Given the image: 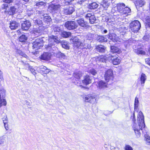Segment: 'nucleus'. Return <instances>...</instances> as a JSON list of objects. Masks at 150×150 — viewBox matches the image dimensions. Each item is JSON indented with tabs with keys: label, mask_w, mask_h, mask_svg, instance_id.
<instances>
[{
	"label": "nucleus",
	"mask_w": 150,
	"mask_h": 150,
	"mask_svg": "<svg viewBox=\"0 0 150 150\" xmlns=\"http://www.w3.org/2000/svg\"><path fill=\"white\" fill-rule=\"evenodd\" d=\"M137 120L138 125L134 123L133 125V128L137 137H139L141 135L140 131L145 126L144 116L141 111H140L139 113Z\"/></svg>",
	"instance_id": "f257e3e1"
},
{
	"label": "nucleus",
	"mask_w": 150,
	"mask_h": 150,
	"mask_svg": "<svg viewBox=\"0 0 150 150\" xmlns=\"http://www.w3.org/2000/svg\"><path fill=\"white\" fill-rule=\"evenodd\" d=\"M49 43L45 46V48L48 50H50L52 48L54 47V45L60 42V39L57 36L52 35L50 36L49 39Z\"/></svg>",
	"instance_id": "f03ea898"
},
{
	"label": "nucleus",
	"mask_w": 150,
	"mask_h": 150,
	"mask_svg": "<svg viewBox=\"0 0 150 150\" xmlns=\"http://www.w3.org/2000/svg\"><path fill=\"white\" fill-rule=\"evenodd\" d=\"M141 27L140 23L137 20L132 21L129 25V27L131 31L134 33H137L140 29Z\"/></svg>",
	"instance_id": "7ed1b4c3"
},
{
	"label": "nucleus",
	"mask_w": 150,
	"mask_h": 150,
	"mask_svg": "<svg viewBox=\"0 0 150 150\" xmlns=\"http://www.w3.org/2000/svg\"><path fill=\"white\" fill-rule=\"evenodd\" d=\"M44 39L45 38L44 37L36 39L33 43V48L38 49L42 47Z\"/></svg>",
	"instance_id": "20e7f679"
},
{
	"label": "nucleus",
	"mask_w": 150,
	"mask_h": 150,
	"mask_svg": "<svg viewBox=\"0 0 150 150\" xmlns=\"http://www.w3.org/2000/svg\"><path fill=\"white\" fill-rule=\"evenodd\" d=\"M64 26L68 30H71L76 28L78 27V25L74 21H67L65 23Z\"/></svg>",
	"instance_id": "39448f33"
},
{
	"label": "nucleus",
	"mask_w": 150,
	"mask_h": 150,
	"mask_svg": "<svg viewBox=\"0 0 150 150\" xmlns=\"http://www.w3.org/2000/svg\"><path fill=\"white\" fill-rule=\"evenodd\" d=\"M75 9L73 5H68L65 6L63 8L62 11L66 15H70L74 11Z\"/></svg>",
	"instance_id": "423d86ee"
},
{
	"label": "nucleus",
	"mask_w": 150,
	"mask_h": 150,
	"mask_svg": "<svg viewBox=\"0 0 150 150\" xmlns=\"http://www.w3.org/2000/svg\"><path fill=\"white\" fill-rule=\"evenodd\" d=\"M109 62H112L114 65H116L119 64L120 62V59L117 56L109 55L108 57Z\"/></svg>",
	"instance_id": "0eeeda50"
},
{
	"label": "nucleus",
	"mask_w": 150,
	"mask_h": 150,
	"mask_svg": "<svg viewBox=\"0 0 150 150\" xmlns=\"http://www.w3.org/2000/svg\"><path fill=\"white\" fill-rule=\"evenodd\" d=\"M60 5L58 4H52L49 5L48 9L51 12L57 13L59 11Z\"/></svg>",
	"instance_id": "6e6552de"
},
{
	"label": "nucleus",
	"mask_w": 150,
	"mask_h": 150,
	"mask_svg": "<svg viewBox=\"0 0 150 150\" xmlns=\"http://www.w3.org/2000/svg\"><path fill=\"white\" fill-rule=\"evenodd\" d=\"M105 80L107 82L110 80H112L113 78L112 71L111 69L108 70L105 73Z\"/></svg>",
	"instance_id": "1a4fd4ad"
},
{
	"label": "nucleus",
	"mask_w": 150,
	"mask_h": 150,
	"mask_svg": "<svg viewBox=\"0 0 150 150\" xmlns=\"http://www.w3.org/2000/svg\"><path fill=\"white\" fill-rule=\"evenodd\" d=\"M37 70L38 72L43 74H47L50 71V69H47L46 67L42 65L38 67Z\"/></svg>",
	"instance_id": "9d476101"
},
{
	"label": "nucleus",
	"mask_w": 150,
	"mask_h": 150,
	"mask_svg": "<svg viewBox=\"0 0 150 150\" xmlns=\"http://www.w3.org/2000/svg\"><path fill=\"white\" fill-rule=\"evenodd\" d=\"M85 18L87 19H89L90 23L93 24L96 20V18L93 13H88L86 14Z\"/></svg>",
	"instance_id": "9b49d317"
},
{
	"label": "nucleus",
	"mask_w": 150,
	"mask_h": 150,
	"mask_svg": "<svg viewBox=\"0 0 150 150\" xmlns=\"http://www.w3.org/2000/svg\"><path fill=\"white\" fill-rule=\"evenodd\" d=\"M73 44L74 46L79 47V46L83 45V43H82L80 40L77 37H74L73 39Z\"/></svg>",
	"instance_id": "f8f14e48"
},
{
	"label": "nucleus",
	"mask_w": 150,
	"mask_h": 150,
	"mask_svg": "<svg viewBox=\"0 0 150 150\" xmlns=\"http://www.w3.org/2000/svg\"><path fill=\"white\" fill-rule=\"evenodd\" d=\"M17 6H12L7 11H4L5 13H7L9 15H13L15 14V11L17 9Z\"/></svg>",
	"instance_id": "ddd939ff"
},
{
	"label": "nucleus",
	"mask_w": 150,
	"mask_h": 150,
	"mask_svg": "<svg viewBox=\"0 0 150 150\" xmlns=\"http://www.w3.org/2000/svg\"><path fill=\"white\" fill-rule=\"evenodd\" d=\"M30 26V22L28 21H26L22 24L21 28L23 30H26L29 28Z\"/></svg>",
	"instance_id": "4468645a"
},
{
	"label": "nucleus",
	"mask_w": 150,
	"mask_h": 150,
	"mask_svg": "<svg viewBox=\"0 0 150 150\" xmlns=\"http://www.w3.org/2000/svg\"><path fill=\"white\" fill-rule=\"evenodd\" d=\"M146 3L144 0H137L134 2L135 6L137 9L144 6Z\"/></svg>",
	"instance_id": "2eb2a0df"
},
{
	"label": "nucleus",
	"mask_w": 150,
	"mask_h": 150,
	"mask_svg": "<svg viewBox=\"0 0 150 150\" xmlns=\"http://www.w3.org/2000/svg\"><path fill=\"white\" fill-rule=\"evenodd\" d=\"M51 54L50 53L44 52L40 57L41 59L44 60H48L50 59Z\"/></svg>",
	"instance_id": "dca6fc26"
},
{
	"label": "nucleus",
	"mask_w": 150,
	"mask_h": 150,
	"mask_svg": "<svg viewBox=\"0 0 150 150\" xmlns=\"http://www.w3.org/2000/svg\"><path fill=\"white\" fill-rule=\"evenodd\" d=\"M82 82L83 84L87 85L91 83V79L90 76L86 75L84 77Z\"/></svg>",
	"instance_id": "f3484780"
},
{
	"label": "nucleus",
	"mask_w": 150,
	"mask_h": 150,
	"mask_svg": "<svg viewBox=\"0 0 150 150\" xmlns=\"http://www.w3.org/2000/svg\"><path fill=\"white\" fill-rule=\"evenodd\" d=\"M101 4L104 10H106L110 5V3L108 0H103L101 2Z\"/></svg>",
	"instance_id": "a211bd4d"
},
{
	"label": "nucleus",
	"mask_w": 150,
	"mask_h": 150,
	"mask_svg": "<svg viewBox=\"0 0 150 150\" xmlns=\"http://www.w3.org/2000/svg\"><path fill=\"white\" fill-rule=\"evenodd\" d=\"M96 98L93 97L91 96H87L85 97V101L86 102H89L91 103H93L96 102Z\"/></svg>",
	"instance_id": "6ab92c4d"
},
{
	"label": "nucleus",
	"mask_w": 150,
	"mask_h": 150,
	"mask_svg": "<svg viewBox=\"0 0 150 150\" xmlns=\"http://www.w3.org/2000/svg\"><path fill=\"white\" fill-rule=\"evenodd\" d=\"M20 26V24L15 21H13L10 23V28L12 30L17 29Z\"/></svg>",
	"instance_id": "aec40b11"
},
{
	"label": "nucleus",
	"mask_w": 150,
	"mask_h": 150,
	"mask_svg": "<svg viewBox=\"0 0 150 150\" xmlns=\"http://www.w3.org/2000/svg\"><path fill=\"white\" fill-rule=\"evenodd\" d=\"M43 25L45 27L49 25V23L51 21L52 19L50 16H46L43 17Z\"/></svg>",
	"instance_id": "412c9836"
},
{
	"label": "nucleus",
	"mask_w": 150,
	"mask_h": 150,
	"mask_svg": "<svg viewBox=\"0 0 150 150\" xmlns=\"http://www.w3.org/2000/svg\"><path fill=\"white\" fill-rule=\"evenodd\" d=\"M127 29V27H126L124 25H122L119 27L117 30L120 33H122V35H123L126 33Z\"/></svg>",
	"instance_id": "4be33fe9"
},
{
	"label": "nucleus",
	"mask_w": 150,
	"mask_h": 150,
	"mask_svg": "<svg viewBox=\"0 0 150 150\" xmlns=\"http://www.w3.org/2000/svg\"><path fill=\"white\" fill-rule=\"evenodd\" d=\"M98 87L100 88L101 89L107 87V83L106 82H104L102 81H99L96 84Z\"/></svg>",
	"instance_id": "5701e85b"
},
{
	"label": "nucleus",
	"mask_w": 150,
	"mask_h": 150,
	"mask_svg": "<svg viewBox=\"0 0 150 150\" xmlns=\"http://www.w3.org/2000/svg\"><path fill=\"white\" fill-rule=\"evenodd\" d=\"M108 36L109 39L111 40L112 41L114 42H117L119 39L117 36L114 34H113L112 35L110 34L108 35Z\"/></svg>",
	"instance_id": "b1692460"
},
{
	"label": "nucleus",
	"mask_w": 150,
	"mask_h": 150,
	"mask_svg": "<svg viewBox=\"0 0 150 150\" xmlns=\"http://www.w3.org/2000/svg\"><path fill=\"white\" fill-rule=\"evenodd\" d=\"M42 18L40 19H37L35 20H34V23L35 24V25H38L39 27H45L44 25H43V22L42 21Z\"/></svg>",
	"instance_id": "393cba45"
},
{
	"label": "nucleus",
	"mask_w": 150,
	"mask_h": 150,
	"mask_svg": "<svg viewBox=\"0 0 150 150\" xmlns=\"http://www.w3.org/2000/svg\"><path fill=\"white\" fill-rule=\"evenodd\" d=\"M77 22L79 25L82 27L85 28L87 26V23L84 21L83 19H81L78 20Z\"/></svg>",
	"instance_id": "a878e982"
},
{
	"label": "nucleus",
	"mask_w": 150,
	"mask_h": 150,
	"mask_svg": "<svg viewBox=\"0 0 150 150\" xmlns=\"http://www.w3.org/2000/svg\"><path fill=\"white\" fill-rule=\"evenodd\" d=\"M96 49L98 52L103 53L105 52V47L103 45H100L96 46Z\"/></svg>",
	"instance_id": "bb28decb"
},
{
	"label": "nucleus",
	"mask_w": 150,
	"mask_h": 150,
	"mask_svg": "<svg viewBox=\"0 0 150 150\" xmlns=\"http://www.w3.org/2000/svg\"><path fill=\"white\" fill-rule=\"evenodd\" d=\"M125 5L123 3H119L117 4V10L118 12L121 14L122 13V11L125 7Z\"/></svg>",
	"instance_id": "cd10ccee"
},
{
	"label": "nucleus",
	"mask_w": 150,
	"mask_h": 150,
	"mask_svg": "<svg viewBox=\"0 0 150 150\" xmlns=\"http://www.w3.org/2000/svg\"><path fill=\"white\" fill-rule=\"evenodd\" d=\"M109 55L101 56L98 57V59L100 62H106L107 60H108V57Z\"/></svg>",
	"instance_id": "c85d7f7f"
},
{
	"label": "nucleus",
	"mask_w": 150,
	"mask_h": 150,
	"mask_svg": "<svg viewBox=\"0 0 150 150\" xmlns=\"http://www.w3.org/2000/svg\"><path fill=\"white\" fill-rule=\"evenodd\" d=\"M73 75L76 79H80V78L82 76V74L80 71H76L74 72Z\"/></svg>",
	"instance_id": "c756f323"
},
{
	"label": "nucleus",
	"mask_w": 150,
	"mask_h": 150,
	"mask_svg": "<svg viewBox=\"0 0 150 150\" xmlns=\"http://www.w3.org/2000/svg\"><path fill=\"white\" fill-rule=\"evenodd\" d=\"M98 4L95 2L89 3L88 5V7L89 9H94L96 8L98 6Z\"/></svg>",
	"instance_id": "7c9ffc66"
},
{
	"label": "nucleus",
	"mask_w": 150,
	"mask_h": 150,
	"mask_svg": "<svg viewBox=\"0 0 150 150\" xmlns=\"http://www.w3.org/2000/svg\"><path fill=\"white\" fill-rule=\"evenodd\" d=\"M96 40L98 42H105L107 40V38L101 36H98Z\"/></svg>",
	"instance_id": "2f4dec72"
},
{
	"label": "nucleus",
	"mask_w": 150,
	"mask_h": 150,
	"mask_svg": "<svg viewBox=\"0 0 150 150\" xmlns=\"http://www.w3.org/2000/svg\"><path fill=\"white\" fill-rule=\"evenodd\" d=\"M131 12L130 9L127 7H125L122 11V13H121V15H126Z\"/></svg>",
	"instance_id": "473e14b6"
},
{
	"label": "nucleus",
	"mask_w": 150,
	"mask_h": 150,
	"mask_svg": "<svg viewBox=\"0 0 150 150\" xmlns=\"http://www.w3.org/2000/svg\"><path fill=\"white\" fill-rule=\"evenodd\" d=\"M111 52L113 53H119L121 52L120 50L117 47L114 46H111Z\"/></svg>",
	"instance_id": "72a5a7b5"
},
{
	"label": "nucleus",
	"mask_w": 150,
	"mask_h": 150,
	"mask_svg": "<svg viewBox=\"0 0 150 150\" xmlns=\"http://www.w3.org/2000/svg\"><path fill=\"white\" fill-rule=\"evenodd\" d=\"M44 27H39L38 28L34 29L33 30L34 33H41L42 31L44 29Z\"/></svg>",
	"instance_id": "f704fd0d"
},
{
	"label": "nucleus",
	"mask_w": 150,
	"mask_h": 150,
	"mask_svg": "<svg viewBox=\"0 0 150 150\" xmlns=\"http://www.w3.org/2000/svg\"><path fill=\"white\" fill-rule=\"evenodd\" d=\"M146 75L143 73L142 74L140 77V81L141 83L142 86H144L145 81H146Z\"/></svg>",
	"instance_id": "c9c22d12"
},
{
	"label": "nucleus",
	"mask_w": 150,
	"mask_h": 150,
	"mask_svg": "<svg viewBox=\"0 0 150 150\" xmlns=\"http://www.w3.org/2000/svg\"><path fill=\"white\" fill-rule=\"evenodd\" d=\"M146 21L145 26L146 28H150V16L146 17Z\"/></svg>",
	"instance_id": "e433bc0d"
},
{
	"label": "nucleus",
	"mask_w": 150,
	"mask_h": 150,
	"mask_svg": "<svg viewBox=\"0 0 150 150\" xmlns=\"http://www.w3.org/2000/svg\"><path fill=\"white\" fill-rule=\"evenodd\" d=\"M62 47L66 49H69V47L68 42L66 41H63L61 42Z\"/></svg>",
	"instance_id": "4c0bfd02"
},
{
	"label": "nucleus",
	"mask_w": 150,
	"mask_h": 150,
	"mask_svg": "<svg viewBox=\"0 0 150 150\" xmlns=\"http://www.w3.org/2000/svg\"><path fill=\"white\" fill-rule=\"evenodd\" d=\"M95 35L96 36V35H94L93 34L89 33L85 36V38L87 40H91L93 39V38L95 36Z\"/></svg>",
	"instance_id": "58836bf2"
},
{
	"label": "nucleus",
	"mask_w": 150,
	"mask_h": 150,
	"mask_svg": "<svg viewBox=\"0 0 150 150\" xmlns=\"http://www.w3.org/2000/svg\"><path fill=\"white\" fill-rule=\"evenodd\" d=\"M139 101L137 97H136L134 103V110L136 111L137 110L139 105Z\"/></svg>",
	"instance_id": "ea45409f"
},
{
	"label": "nucleus",
	"mask_w": 150,
	"mask_h": 150,
	"mask_svg": "<svg viewBox=\"0 0 150 150\" xmlns=\"http://www.w3.org/2000/svg\"><path fill=\"white\" fill-rule=\"evenodd\" d=\"M35 5L37 7L40 8L42 6H44L45 5V3L42 1L36 2Z\"/></svg>",
	"instance_id": "a19ab883"
},
{
	"label": "nucleus",
	"mask_w": 150,
	"mask_h": 150,
	"mask_svg": "<svg viewBox=\"0 0 150 150\" xmlns=\"http://www.w3.org/2000/svg\"><path fill=\"white\" fill-rule=\"evenodd\" d=\"M27 39V38L25 35H22L19 38V41L22 42H25Z\"/></svg>",
	"instance_id": "79ce46f5"
},
{
	"label": "nucleus",
	"mask_w": 150,
	"mask_h": 150,
	"mask_svg": "<svg viewBox=\"0 0 150 150\" xmlns=\"http://www.w3.org/2000/svg\"><path fill=\"white\" fill-rule=\"evenodd\" d=\"M71 33L70 32H67L66 31H64L62 32V37L64 38H67L70 36Z\"/></svg>",
	"instance_id": "37998d69"
},
{
	"label": "nucleus",
	"mask_w": 150,
	"mask_h": 150,
	"mask_svg": "<svg viewBox=\"0 0 150 150\" xmlns=\"http://www.w3.org/2000/svg\"><path fill=\"white\" fill-rule=\"evenodd\" d=\"M57 56L60 58H62L63 59H65L66 58V56L65 54L60 52H58L57 54Z\"/></svg>",
	"instance_id": "c03bdc74"
},
{
	"label": "nucleus",
	"mask_w": 150,
	"mask_h": 150,
	"mask_svg": "<svg viewBox=\"0 0 150 150\" xmlns=\"http://www.w3.org/2000/svg\"><path fill=\"white\" fill-rule=\"evenodd\" d=\"M0 96L2 98H5V91L3 88H1L0 89Z\"/></svg>",
	"instance_id": "a18cd8bd"
},
{
	"label": "nucleus",
	"mask_w": 150,
	"mask_h": 150,
	"mask_svg": "<svg viewBox=\"0 0 150 150\" xmlns=\"http://www.w3.org/2000/svg\"><path fill=\"white\" fill-rule=\"evenodd\" d=\"M21 62H22L23 65L24 66V69H29L31 67L28 64L25 63L23 61H22Z\"/></svg>",
	"instance_id": "49530a36"
},
{
	"label": "nucleus",
	"mask_w": 150,
	"mask_h": 150,
	"mask_svg": "<svg viewBox=\"0 0 150 150\" xmlns=\"http://www.w3.org/2000/svg\"><path fill=\"white\" fill-rule=\"evenodd\" d=\"M5 142V137L4 136L0 137V145L3 144Z\"/></svg>",
	"instance_id": "de8ad7c7"
},
{
	"label": "nucleus",
	"mask_w": 150,
	"mask_h": 150,
	"mask_svg": "<svg viewBox=\"0 0 150 150\" xmlns=\"http://www.w3.org/2000/svg\"><path fill=\"white\" fill-rule=\"evenodd\" d=\"M135 52H136L138 54H145L146 53L144 51L140 50H135Z\"/></svg>",
	"instance_id": "09e8293b"
},
{
	"label": "nucleus",
	"mask_w": 150,
	"mask_h": 150,
	"mask_svg": "<svg viewBox=\"0 0 150 150\" xmlns=\"http://www.w3.org/2000/svg\"><path fill=\"white\" fill-rule=\"evenodd\" d=\"M88 72L93 75H95L97 73L96 71L94 69H91L89 70Z\"/></svg>",
	"instance_id": "8fccbe9b"
},
{
	"label": "nucleus",
	"mask_w": 150,
	"mask_h": 150,
	"mask_svg": "<svg viewBox=\"0 0 150 150\" xmlns=\"http://www.w3.org/2000/svg\"><path fill=\"white\" fill-rule=\"evenodd\" d=\"M61 30L60 28L57 26H55L53 28L54 32H59L61 31Z\"/></svg>",
	"instance_id": "3c124183"
},
{
	"label": "nucleus",
	"mask_w": 150,
	"mask_h": 150,
	"mask_svg": "<svg viewBox=\"0 0 150 150\" xmlns=\"http://www.w3.org/2000/svg\"><path fill=\"white\" fill-rule=\"evenodd\" d=\"M8 5L6 4H3L1 6V8L2 9H5V11H7V8L8 7Z\"/></svg>",
	"instance_id": "603ef678"
},
{
	"label": "nucleus",
	"mask_w": 150,
	"mask_h": 150,
	"mask_svg": "<svg viewBox=\"0 0 150 150\" xmlns=\"http://www.w3.org/2000/svg\"><path fill=\"white\" fill-rule=\"evenodd\" d=\"M3 122L4 124L8 123V120L7 118V117L6 115L4 118H3Z\"/></svg>",
	"instance_id": "864d4df0"
},
{
	"label": "nucleus",
	"mask_w": 150,
	"mask_h": 150,
	"mask_svg": "<svg viewBox=\"0 0 150 150\" xmlns=\"http://www.w3.org/2000/svg\"><path fill=\"white\" fill-rule=\"evenodd\" d=\"M29 70L34 75H35L36 74V72L35 71V69H33L32 68V67H31L29 69Z\"/></svg>",
	"instance_id": "5fc2aeb1"
},
{
	"label": "nucleus",
	"mask_w": 150,
	"mask_h": 150,
	"mask_svg": "<svg viewBox=\"0 0 150 150\" xmlns=\"http://www.w3.org/2000/svg\"><path fill=\"white\" fill-rule=\"evenodd\" d=\"M74 0H64V2L65 5H67L70 4V3Z\"/></svg>",
	"instance_id": "6e6d98bb"
},
{
	"label": "nucleus",
	"mask_w": 150,
	"mask_h": 150,
	"mask_svg": "<svg viewBox=\"0 0 150 150\" xmlns=\"http://www.w3.org/2000/svg\"><path fill=\"white\" fill-rule=\"evenodd\" d=\"M125 150H133V148L129 145H127L125 146Z\"/></svg>",
	"instance_id": "4d7b16f0"
},
{
	"label": "nucleus",
	"mask_w": 150,
	"mask_h": 150,
	"mask_svg": "<svg viewBox=\"0 0 150 150\" xmlns=\"http://www.w3.org/2000/svg\"><path fill=\"white\" fill-rule=\"evenodd\" d=\"M149 35H144L143 38V39L145 41H147L149 38Z\"/></svg>",
	"instance_id": "13d9d810"
},
{
	"label": "nucleus",
	"mask_w": 150,
	"mask_h": 150,
	"mask_svg": "<svg viewBox=\"0 0 150 150\" xmlns=\"http://www.w3.org/2000/svg\"><path fill=\"white\" fill-rule=\"evenodd\" d=\"M3 73L0 70V79H1L2 81L4 80V79L3 77Z\"/></svg>",
	"instance_id": "bf43d9fd"
},
{
	"label": "nucleus",
	"mask_w": 150,
	"mask_h": 150,
	"mask_svg": "<svg viewBox=\"0 0 150 150\" xmlns=\"http://www.w3.org/2000/svg\"><path fill=\"white\" fill-rule=\"evenodd\" d=\"M145 62L146 64L150 65V59L149 58H147L145 59Z\"/></svg>",
	"instance_id": "052dcab7"
},
{
	"label": "nucleus",
	"mask_w": 150,
	"mask_h": 150,
	"mask_svg": "<svg viewBox=\"0 0 150 150\" xmlns=\"http://www.w3.org/2000/svg\"><path fill=\"white\" fill-rule=\"evenodd\" d=\"M3 1L8 4H10L13 2V0H3Z\"/></svg>",
	"instance_id": "680f3d73"
},
{
	"label": "nucleus",
	"mask_w": 150,
	"mask_h": 150,
	"mask_svg": "<svg viewBox=\"0 0 150 150\" xmlns=\"http://www.w3.org/2000/svg\"><path fill=\"white\" fill-rule=\"evenodd\" d=\"M4 127L6 130H8V123L4 124Z\"/></svg>",
	"instance_id": "e2e57ef3"
},
{
	"label": "nucleus",
	"mask_w": 150,
	"mask_h": 150,
	"mask_svg": "<svg viewBox=\"0 0 150 150\" xmlns=\"http://www.w3.org/2000/svg\"><path fill=\"white\" fill-rule=\"evenodd\" d=\"M86 0H78V2L80 4L82 3L83 2H84Z\"/></svg>",
	"instance_id": "0e129e2a"
},
{
	"label": "nucleus",
	"mask_w": 150,
	"mask_h": 150,
	"mask_svg": "<svg viewBox=\"0 0 150 150\" xmlns=\"http://www.w3.org/2000/svg\"><path fill=\"white\" fill-rule=\"evenodd\" d=\"M22 56L23 57H25V58H27V59H28L29 58L25 54H23V55H22Z\"/></svg>",
	"instance_id": "69168bd1"
},
{
	"label": "nucleus",
	"mask_w": 150,
	"mask_h": 150,
	"mask_svg": "<svg viewBox=\"0 0 150 150\" xmlns=\"http://www.w3.org/2000/svg\"><path fill=\"white\" fill-rule=\"evenodd\" d=\"M31 11H29V13H28L27 14H28V16H30V13H31Z\"/></svg>",
	"instance_id": "338daca9"
},
{
	"label": "nucleus",
	"mask_w": 150,
	"mask_h": 150,
	"mask_svg": "<svg viewBox=\"0 0 150 150\" xmlns=\"http://www.w3.org/2000/svg\"><path fill=\"white\" fill-rule=\"evenodd\" d=\"M107 32V30H105L103 31V33H106Z\"/></svg>",
	"instance_id": "774afa93"
}]
</instances>
